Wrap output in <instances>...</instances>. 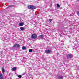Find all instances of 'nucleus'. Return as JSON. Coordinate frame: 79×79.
<instances>
[{"label": "nucleus", "mask_w": 79, "mask_h": 79, "mask_svg": "<svg viewBox=\"0 0 79 79\" xmlns=\"http://www.w3.org/2000/svg\"><path fill=\"white\" fill-rule=\"evenodd\" d=\"M45 53H46L48 54V53H50V52H51V50H45Z\"/></svg>", "instance_id": "39448f33"}, {"label": "nucleus", "mask_w": 79, "mask_h": 79, "mask_svg": "<svg viewBox=\"0 0 79 79\" xmlns=\"http://www.w3.org/2000/svg\"><path fill=\"white\" fill-rule=\"evenodd\" d=\"M32 39H35L37 38V35L35 34H33L31 35Z\"/></svg>", "instance_id": "7ed1b4c3"}, {"label": "nucleus", "mask_w": 79, "mask_h": 79, "mask_svg": "<svg viewBox=\"0 0 79 79\" xmlns=\"http://www.w3.org/2000/svg\"><path fill=\"white\" fill-rule=\"evenodd\" d=\"M56 6H57V8H60V5H59V4H57Z\"/></svg>", "instance_id": "ddd939ff"}, {"label": "nucleus", "mask_w": 79, "mask_h": 79, "mask_svg": "<svg viewBox=\"0 0 79 79\" xmlns=\"http://www.w3.org/2000/svg\"><path fill=\"white\" fill-rule=\"evenodd\" d=\"M52 21V20L51 19H49V21L50 22H51V21Z\"/></svg>", "instance_id": "aec40b11"}, {"label": "nucleus", "mask_w": 79, "mask_h": 79, "mask_svg": "<svg viewBox=\"0 0 79 79\" xmlns=\"http://www.w3.org/2000/svg\"><path fill=\"white\" fill-rule=\"evenodd\" d=\"M20 29L22 31H24V28L23 27H21Z\"/></svg>", "instance_id": "9b49d317"}, {"label": "nucleus", "mask_w": 79, "mask_h": 79, "mask_svg": "<svg viewBox=\"0 0 79 79\" xmlns=\"http://www.w3.org/2000/svg\"><path fill=\"white\" fill-rule=\"evenodd\" d=\"M44 35H40L39 36V39H44Z\"/></svg>", "instance_id": "423d86ee"}, {"label": "nucleus", "mask_w": 79, "mask_h": 79, "mask_svg": "<svg viewBox=\"0 0 79 79\" xmlns=\"http://www.w3.org/2000/svg\"><path fill=\"white\" fill-rule=\"evenodd\" d=\"M29 51L30 52H32V49H30L29 50Z\"/></svg>", "instance_id": "f3484780"}, {"label": "nucleus", "mask_w": 79, "mask_h": 79, "mask_svg": "<svg viewBox=\"0 0 79 79\" xmlns=\"http://www.w3.org/2000/svg\"><path fill=\"white\" fill-rule=\"evenodd\" d=\"M12 69L14 71H16V67H14L12 68Z\"/></svg>", "instance_id": "6e6552de"}, {"label": "nucleus", "mask_w": 79, "mask_h": 79, "mask_svg": "<svg viewBox=\"0 0 79 79\" xmlns=\"http://www.w3.org/2000/svg\"><path fill=\"white\" fill-rule=\"evenodd\" d=\"M20 47V45L18 44H15L14 45V47L15 48H16V47H17V48H19V47Z\"/></svg>", "instance_id": "20e7f679"}, {"label": "nucleus", "mask_w": 79, "mask_h": 79, "mask_svg": "<svg viewBox=\"0 0 79 79\" xmlns=\"http://www.w3.org/2000/svg\"><path fill=\"white\" fill-rule=\"evenodd\" d=\"M18 77H19V78H21L22 77V76L21 75H19L18 76Z\"/></svg>", "instance_id": "4468645a"}, {"label": "nucleus", "mask_w": 79, "mask_h": 79, "mask_svg": "<svg viewBox=\"0 0 79 79\" xmlns=\"http://www.w3.org/2000/svg\"><path fill=\"white\" fill-rule=\"evenodd\" d=\"M3 75H2V74H0V77H3Z\"/></svg>", "instance_id": "6ab92c4d"}, {"label": "nucleus", "mask_w": 79, "mask_h": 79, "mask_svg": "<svg viewBox=\"0 0 79 79\" xmlns=\"http://www.w3.org/2000/svg\"><path fill=\"white\" fill-rule=\"evenodd\" d=\"M4 79V78H3V77H0V79Z\"/></svg>", "instance_id": "a211bd4d"}, {"label": "nucleus", "mask_w": 79, "mask_h": 79, "mask_svg": "<svg viewBox=\"0 0 79 79\" xmlns=\"http://www.w3.org/2000/svg\"><path fill=\"white\" fill-rule=\"evenodd\" d=\"M73 54H68L67 55V59H69V58H72L73 56Z\"/></svg>", "instance_id": "f03ea898"}, {"label": "nucleus", "mask_w": 79, "mask_h": 79, "mask_svg": "<svg viewBox=\"0 0 79 79\" xmlns=\"http://www.w3.org/2000/svg\"><path fill=\"white\" fill-rule=\"evenodd\" d=\"M77 1H79V0H77Z\"/></svg>", "instance_id": "412c9836"}, {"label": "nucleus", "mask_w": 79, "mask_h": 79, "mask_svg": "<svg viewBox=\"0 0 79 79\" xmlns=\"http://www.w3.org/2000/svg\"><path fill=\"white\" fill-rule=\"evenodd\" d=\"M77 15L78 16H79V11H77Z\"/></svg>", "instance_id": "dca6fc26"}, {"label": "nucleus", "mask_w": 79, "mask_h": 79, "mask_svg": "<svg viewBox=\"0 0 79 79\" xmlns=\"http://www.w3.org/2000/svg\"><path fill=\"white\" fill-rule=\"evenodd\" d=\"M14 6V5H10V6H8L7 7L8 8H10V7H11V6Z\"/></svg>", "instance_id": "2eb2a0df"}, {"label": "nucleus", "mask_w": 79, "mask_h": 79, "mask_svg": "<svg viewBox=\"0 0 79 79\" xmlns=\"http://www.w3.org/2000/svg\"><path fill=\"white\" fill-rule=\"evenodd\" d=\"M24 25V23H20L19 24V26H23Z\"/></svg>", "instance_id": "0eeeda50"}, {"label": "nucleus", "mask_w": 79, "mask_h": 79, "mask_svg": "<svg viewBox=\"0 0 79 79\" xmlns=\"http://www.w3.org/2000/svg\"><path fill=\"white\" fill-rule=\"evenodd\" d=\"M2 73H4L5 72V69H4V68H3V67L2 68Z\"/></svg>", "instance_id": "f8f14e48"}, {"label": "nucleus", "mask_w": 79, "mask_h": 79, "mask_svg": "<svg viewBox=\"0 0 79 79\" xmlns=\"http://www.w3.org/2000/svg\"><path fill=\"white\" fill-rule=\"evenodd\" d=\"M63 76H60L58 77V79H63Z\"/></svg>", "instance_id": "1a4fd4ad"}, {"label": "nucleus", "mask_w": 79, "mask_h": 79, "mask_svg": "<svg viewBox=\"0 0 79 79\" xmlns=\"http://www.w3.org/2000/svg\"><path fill=\"white\" fill-rule=\"evenodd\" d=\"M22 49L23 50H26V47L25 46H23L22 47Z\"/></svg>", "instance_id": "9d476101"}, {"label": "nucleus", "mask_w": 79, "mask_h": 79, "mask_svg": "<svg viewBox=\"0 0 79 79\" xmlns=\"http://www.w3.org/2000/svg\"><path fill=\"white\" fill-rule=\"evenodd\" d=\"M28 9H31V10H34L36 9V7L33 5H30L28 6Z\"/></svg>", "instance_id": "f257e3e1"}]
</instances>
